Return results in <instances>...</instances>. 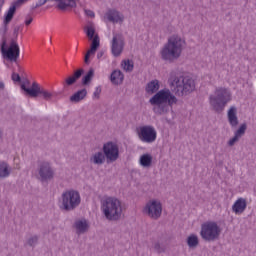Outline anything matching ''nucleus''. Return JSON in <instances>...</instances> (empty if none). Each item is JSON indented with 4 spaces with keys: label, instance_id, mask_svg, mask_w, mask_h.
Returning <instances> with one entry per match:
<instances>
[{
    "label": "nucleus",
    "instance_id": "nucleus-1",
    "mask_svg": "<svg viewBox=\"0 0 256 256\" xmlns=\"http://www.w3.org/2000/svg\"><path fill=\"white\" fill-rule=\"evenodd\" d=\"M149 103L152 105L153 111L156 113V115H163L167 105L172 107V105L177 103V97L171 93V90L162 89L158 91L155 96L150 98Z\"/></svg>",
    "mask_w": 256,
    "mask_h": 256
},
{
    "label": "nucleus",
    "instance_id": "nucleus-2",
    "mask_svg": "<svg viewBox=\"0 0 256 256\" xmlns=\"http://www.w3.org/2000/svg\"><path fill=\"white\" fill-rule=\"evenodd\" d=\"M185 40L177 35H173L168 39V42L164 45L161 50V57L164 61H175L179 59L183 53V47Z\"/></svg>",
    "mask_w": 256,
    "mask_h": 256
},
{
    "label": "nucleus",
    "instance_id": "nucleus-3",
    "mask_svg": "<svg viewBox=\"0 0 256 256\" xmlns=\"http://www.w3.org/2000/svg\"><path fill=\"white\" fill-rule=\"evenodd\" d=\"M101 210L109 221H117V219L121 217V213H123L121 201L115 197H106L102 199Z\"/></svg>",
    "mask_w": 256,
    "mask_h": 256
},
{
    "label": "nucleus",
    "instance_id": "nucleus-4",
    "mask_svg": "<svg viewBox=\"0 0 256 256\" xmlns=\"http://www.w3.org/2000/svg\"><path fill=\"white\" fill-rule=\"evenodd\" d=\"M229 101H231V92L226 88H217L214 95L210 96V105L217 113H221Z\"/></svg>",
    "mask_w": 256,
    "mask_h": 256
},
{
    "label": "nucleus",
    "instance_id": "nucleus-5",
    "mask_svg": "<svg viewBox=\"0 0 256 256\" xmlns=\"http://www.w3.org/2000/svg\"><path fill=\"white\" fill-rule=\"evenodd\" d=\"M169 81L171 86L174 87L177 95H185L195 91V80L189 77L173 78V76H171Z\"/></svg>",
    "mask_w": 256,
    "mask_h": 256
},
{
    "label": "nucleus",
    "instance_id": "nucleus-6",
    "mask_svg": "<svg viewBox=\"0 0 256 256\" xmlns=\"http://www.w3.org/2000/svg\"><path fill=\"white\" fill-rule=\"evenodd\" d=\"M84 31L88 39L92 41L91 47L87 51L84 57V62L86 63V65H89V58L91 57V55H95V53L97 52V49H99L100 40H99V35H95V27L93 25L86 26L84 28Z\"/></svg>",
    "mask_w": 256,
    "mask_h": 256
},
{
    "label": "nucleus",
    "instance_id": "nucleus-7",
    "mask_svg": "<svg viewBox=\"0 0 256 256\" xmlns=\"http://www.w3.org/2000/svg\"><path fill=\"white\" fill-rule=\"evenodd\" d=\"M79 203H81V196L79 192L75 190H69L63 193L62 195V205L63 209L66 211H71L78 207Z\"/></svg>",
    "mask_w": 256,
    "mask_h": 256
},
{
    "label": "nucleus",
    "instance_id": "nucleus-8",
    "mask_svg": "<svg viewBox=\"0 0 256 256\" xmlns=\"http://www.w3.org/2000/svg\"><path fill=\"white\" fill-rule=\"evenodd\" d=\"M221 233V229L215 222H206L202 224L201 228V237L206 241H215L219 234Z\"/></svg>",
    "mask_w": 256,
    "mask_h": 256
},
{
    "label": "nucleus",
    "instance_id": "nucleus-9",
    "mask_svg": "<svg viewBox=\"0 0 256 256\" xmlns=\"http://www.w3.org/2000/svg\"><path fill=\"white\" fill-rule=\"evenodd\" d=\"M6 45V42L1 44V51L4 59H8V61H17L21 53L19 44H17L16 41H12L8 48L5 47Z\"/></svg>",
    "mask_w": 256,
    "mask_h": 256
},
{
    "label": "nucleus",
    "instance_id": "nucleus-10",
    "mask_svg": "<svg viewBox=\"0 0 256 256\" xmlns=\"http://www.w3.org/2000/svg\"><path fill=\"white\" fill-rule=\"evenodd\" d=\"M137 133L142 143H153L157 140V131L153 126H141L137 129Z\"/></svg>",
    "mask_w": 256,
    "mask_h": 256
},
{
    "label": "nucleus",
    "instance_id": "nucleus-11",
    "mask_svg": "<svg viewBox=\"0 0 256 256\" xmlns=\"http://www.w3.org/2000/svg\"><path fill=\"white\" fill-rule=\"evenodd\" d=\"M144 211L152 219H159V217H161L163 207L161 206V202L152 200L146 205Z\"/></svg>",
    "mask_w": 256,
    "mask_h": 256
},
{
    "label": "nucleus",
    "instance_id": "nucleus-12",
    "mask_svg": "<svg viewBox=\"0 0 256 256\" xmlns=\"http://www.w3.org/2000/svg\"><path fill=\"white\" fill-rule=\"evenodd\" d=\"M103 151L108 161H117L119 159V147H117V144L108 142L104 144Z\"/></svg>",
    "mask_w": 256,
    "mask_h": 256
},
{
    "label": "nucleus",
    "instance_id": "nucleus-13",
    "mask_svg": "<svg viewBox=\"0 0 256 256\" xmlns=\"http://www.w3.org/2000/svg\"><path fill=\"white\" fill-rule=\"evenodd\" d=\"M125 47V39L121 34H115L112 39V54L114 57H119L123 53V48Z\"/></svg>",
    "mask_w": 256,
    "mask_h": 256
},
{
    "label": "nucleus",
    "instance_id": "nucleus-14",
    "mask_svg": "<svg viewBox=\"0 0 256 256\" xmlns=\"http://www.w3.org/2000/svg\"><path fill=\"white\" fill-rule=\"evenodd\" d=\"M47 1L49 0H39L38 1V6L41 7L43 5H45V3H47ZM55 1L57 3V7L58 9H60L61 11H65V9H68V7H77V1L76 0H52Z\"/></svg>",
    "mask_w": 256,
    "mask_h": 256
},
{
    "label": "nucleus",
    "instance_id": "nucleus-15",
    "mask_svg": "<svg viewBox=\"0 0 256 256\" xmlns=\"http://www.w3.org/2000/svg\"><path fill=\"white\" fill-rule=\"evenodd\" d=\"M39 175L41 178V181H48V179H53V170L51 169V166L49 163L44 162L40 166Z\"/></svg>",
    "mask_w": 256,
    "mask_h": 256
},
{
    "label": "nucleus",
    "instance_id": "nucleus-16",
    "mask_svg": "<svg viewBox=\"0 0 256 256\" xmlns=\"http://www.w3.org/2000/svg\"><path fill=\"white\" fill-rule=\"evenodd\" d=\"M21 89L30 97H39L41 94V86L37 82H33L30 88H27L25 87V84H22Z\"/></svg>",
    "mask_w": 256,
    "mask_h": 256
},
{
    "label": "nucleus",
    "instance_id": "nucleus-17",
    "mask_svg": "<svg viewBox=\"0 0 256 256\" xmlns=\"http://www.w3.org/2000/svg\"><path fill=\"white\" fill-rule=\"evenodd\" d=\"M245 209H247V200L245 198H238L232 206V211L235 215H241V213L245 212Z\"/></svg>",
    "mask_w": 256,
    "mask_h": 256
},
{
    "label": "nucleus",
    "instance_id": "nucleus-18",
    "mask_svg": "<svg viewBox=\"0 0 256 256\" xmlns=\"http://www.w3.org/2000/svg\"><path fill=\"white\" fill-rule=\"evenodd\" d=\"M106 17L111 23H121L123 19H125L123 14L119 13L117 10H109L106 13Z\"/></svg>",
    "mask_w": 256,
    "mask_h": 256
},
{
    "label": "nucleus",
    "instance_id": "nucleus-19",
    "mask_svg": "<svg viewBox=\"0 0 256 256\" xmlns=\"http://www.w3.org/2000/svg\"><path fill=\"white\" fill-rule=\"evenodd\" d=\"M17 7H19V4H15V2L9 7L4 18L5 25H9V23H11L15 15V12L17 11Z\"/></svg>",
    "mask_w": 256,
    "mask_h": 256
},
{
    "label": "nucleus",
    "instance_id": "nucleus-20",
    "mask_svg": "<svg viewBox=\"0 0 256 256\" xmlns=\"http://www.w3.org/2000/svg\"><path fill=\"white\" fill-rule=\"evenodd\" d=\"M228 121L232 127H236L239 124V120L237 119V108L232 106L228 111Z\"/></svg>",
    "mask_w": 256,
    "mask_h": 256
},
{
    "label": "nucleus",
    "instance_id": "nucleus-21",
    "mask_svg": "<svg viewBox=\"0 0 256 256\" xmlns=\"http://www.w3.org/2000/svg\"><path fill=\"white\" fill-rule=\"evenodd\" d=\"M124 78L125 76H123V73L120 70H114L110 77L111 82L114 83V85H121Z\"/></svg>",
    "mask_w": 256,
    "mask_h": 256
},
{
    "label": "nucleus",
    "instance_id": "nucleus-22",
    "mask_svg": "<svg viewBox=\"0 0 256 256\" xmlns=\"http://www.w3.org/2000/svg\"><path fill=\"white\" fill-rule=\"evenodd\" d=\"M159 87V80H152L146 85V93L153 95V93L159 91Z\"/></svg>",
    "mask_w": 256,
    "mask_h": 256
},
{
    "label": "nucleus",
    "instance_id": "nucleus-23",
    "mask_svg": "<svg viewBox=\"0 0 256 256\" xmlns=\"http://www.w3.org/2000/svg\"><path fill=\"white\" fill-rule=\"evenodd\" d=\"M139 163L141 167H150L153 163V156L151 154H143L140 156Z\"/></svg>",
    "mask_w": 256,
    "mask_h": 256
},
{
    "label": "nucleus",
    "instance_id": "nucleus-24",
    "mask_svg": "<svg viewBox=\"0 0 256 256\" xmlns=\"http://www.w3.org/2000/svg\"><path fill=\"white\" fill-rule=\"evenodd\" d=\"M84 97H87V89H82L76 92L70 97V101L74 103H79V101H83Z\"/></svg>",
    "mask_w": 256,
    "mask_h": 256
},
{
    "label": "nucleus",
    "instance_id": "nucleus-25",
    "mask_svg": "<svg viewBox=\"0 0 256 256\" xmlns=\"http://www.w3.org/2000/svg\"><path fill=\"white\" fill-rule=\"evenodd\" d=\"M75 227L77 233H85V231L89 229V224L87 223V220H78L75 223Z\"/></svg>",
    "mask_w": 256,
    "mask_h": 256
},
{
    "label": "nucleus",
    "instance_id": "nucleus-26",
    "mask_svg": "<svg viewBox=\"0 0 256 256\" xmlns=\"http://www.w3.org/2000/svg\"><path fill=\"white\" fill-rule=\"evenodd\" d=\"M83 75V69H79L76 72H74L73 76H70L66 79V83L68 85H73L77 79H79Z\"/></svg>",
    "mask_w": 256,
    "mask_h": 256
},
{
    "label": "nucleus",
    "instance_id": "nucleus-27",
    "mask_svg": "<svg viewBox=\"0 0 256 256\" xmlns=\"http://www.w3.org/2000/svg\"><path fill=\"white\" fill-rule=\"evenodd\" d=\"M91 160L96 165H101L103 163V161H105V155L102 152H98V153L94 154V156L92 157Z\"/></svg>",
    "mask_w": 256,
    "mask_h": 256
},
{
    "label": "nucleus",
    "instance_id": "nucleus-28",
    "mask_svg": "<svg viewBox=\"0 0 256 256\" xmlns=\"http://www.w3.org/2000/svg\"><path fill=\"white\" fill-rule=\"evenodd\" d=\"M40 95L43 97V99H45V101H51V98L55 97V92L41 88Z\"/></svg>",
    "mask_w": 256,
    "mask_h": 256
},
{
    "label": "nucleus",
    "instance_id": "nucleus-29",
    "mask_svg": "<svg viewBox=\"0 0 256 256\" xmlns=\"http://www.w3.org/2000/svg\"><path fill=\"white\" fill-rule=\"evenodd\" d=\"M2 177H9V166L5 162L0 163V178Z\"/></svg>",
    "mask_w": 256,
    "mask_h": 256
},
{
    "label": "nucleus",
    "instance_id": "nucleus-30",
    "mask_svg": "<svg viewBox=\"0 0 256 256\" xmlns=\"http://www.w3.org/2000/svg\"><path fill=\"white\" fill-rule=\"evenodd\" d=\"M187 243L190 247H197L199 245V238L192 234L188 237Z\"/></svg>",
    "mask_w": 256,
    "mask_h": 256
},
{
    "label": "nucleus",
    "instance_id": "nucleus-31",
    "mask_svg": "<svg viewBox=\"0 0 256 256\" xmlns=\"http://www.w3.org/2000/svg\"><path fill=\"white\" fill-rule=\"evenodd\" d=\"M94 71L93 69H90L88 71V73L84 76L83 80H82V83L83 85H87V83H90L91 82V79H93V75H94Z\"/></svg>",
    "mask_w": 256,
    "mask_h": 256
},
{
    "label": "nucleus",
    "instance_id": "nucleus-32",
    "mask_svg": "<svg viewBox=\"0 0 256 256\" xmlns=\"http://www.w3.org/2000/svg\"><path fill=\"white\" fill-rule=\"evenodd\" d=\"M122 67L124 71H131L133 69V61L131 60L122 61Z\"/></svg>",
    "mask_w": 256,
    "mask_h": 256
},
{
    "label": "nucleus",
    "instance_id": "nucleus-33",
    "mask_svg": "<svg viewBox=\"0 0 256 256\" xmlns=\"http://www.w3.org/2000/svg\"><path fill=\"white\" fill-rule=\"evenodd\" d=\"M247 130V125L242 124L240 128L236 131L235 136L239 139L240 137H243L245 135V131Z\"/></svg>",
    "mask_w": 256,
    "mask_h": 256
},
{
    "label": "nucleus",
    "instance_id": "nucleus-34",
    "mask_svg": "<svg viewBox=\"0 0 256 256\" xmlns=\"http://www.w3.org/2000/svg\"><path fill=\"white\" fill-rule=\"evenodd\" d=\"M12 81H14V83H19L21 81V76H19L18 73H12Z\"/></svg>",
    "mask_w": 256,
    "mask_h": 256
},
{
    "label": "nucleus",
    "instance_id": "nucleus-35",
    "mask_svg": "<svg viewBox=\"0 0 256 256\" xmlns=\"http://www.w3.org/2000/svg\"><path fill=\"white\" fill-rule=\"evenodd\" d=\"M101 95V87H97L94 91L93 97L95 99H99V96Z\"/></svg>",
    "mask_w": 256,
    "mask_h": 256
},
{
    "label": "nucleus",
    "instance_id": "nucleus-36",
    "mask_svg": "<svg viewBox=\"0 0 256 256\" xmlns=\"http://www.w3.org/2000/svg\"><path fill=\"white\" fill-rule=\"evenodd\" d=\"M237 141H239V138L235 135L233 138H231L228 142V145H230V147H232V145H235V143H237Z\"/></svg>",
    "mask_w": 256,
    "mask_h": 256
},
{
    "label": "nucleus",
    "instance_id": "nucleus-37",
    "mask_svg": "<svg viewBox=\"0 0 256 256\" xmlns=\"http://www.w3.org/2000/svg\"><path fill=\"white\" fill-rule=\"evenodd\" d=\"M37 243V236L32 237L30 240H28V244L33 247L34 244Z\"/></svg>",
    "mask_w": 256,
    "mask_h": 256
},
{
    "label": "nucleus",
    "instance_id": "nucleus-38",
    "mask_svg": "<svg viewBox=\"0 0 256 256\" xmlns=\"http://www.w3.org/2000/svg\"><path fill=\"white\" fill-rule=\"evenodd\" d=\"M84 11L87 17H91V18L95 17V12H93L92 10L85 9Z\"/></svg>",
    "mask_w": 256,
    "mask_h": 256
},
{
    "label": "nucleus",
    "instance_id": "nucleus-39",
    "mask_svg": "<svg viewBox=\"0 0 256 256\" xmlns=\"http://www.w3.org/2000/svg\"><path fill=\"white\" fill-rule=\"evenodd\" d=\"M30 23H33V18H32V17L26 18V20H25V25H26V26H29Z\"/></svg>",
    "mask_w": 256,
    "mask_h": 256
},
{
    "label": "nucleus",
    "instance_id": "nucleus-40",
    "mask_svg": "<svg viewBox=\"0 0 256 256\" xmlns=\"http://www.w3.org/2000/svg\"><path fill=\"white\" fill-rule=\"evenodd\" d=\"M29 0H17L15 1V5H23V3H27Z\"/></svg>",
    "mask_w": 256,
    "mask_h": 256
},
{
    "label": "nucleus",
    "instance_id": "nucleus-41",
    "mask_svg": "<svg viewBox=\"0 0 256 256\" xmlns=\"http://www.w3.org/2000/svg\"><path fill=\"white\" fill-rule=\"evenodd\" d=\"M3 5H5V0H0V10L3 7Z\"/></svg>",
    "mask_w": 256,
    "mask_h": 256
},
{
    "label": "nucleus",
    "instance_id": "nucleus-42",
    "mask_svg": "<svg viewBox=\"0 0 256 256\" xmlns=\"http://www.w3.org/2000/svg\"><path fill=\"white\" fill-rule=\"evenodd\" d=\"M0 89H5V83L0 82Z\"/></svg>",
    "mask_w": 256,
    "mask_h": 256
},
{
    "label": "nucleus",
    "instance_id": "nucleus-43",
    "mask_svg": "<svg viewBox=\"0 0 256 256\" xmlns=\"http://www.w3.org/2000/svg\"><path fill=\"white\" fill-rule=\"evenodd\" d=\"M157 247H159V245H156L155 248L157 249Z\"/></svg>",
    "mask_w": 256,
    "mask_h": 256
}]
</instances>
